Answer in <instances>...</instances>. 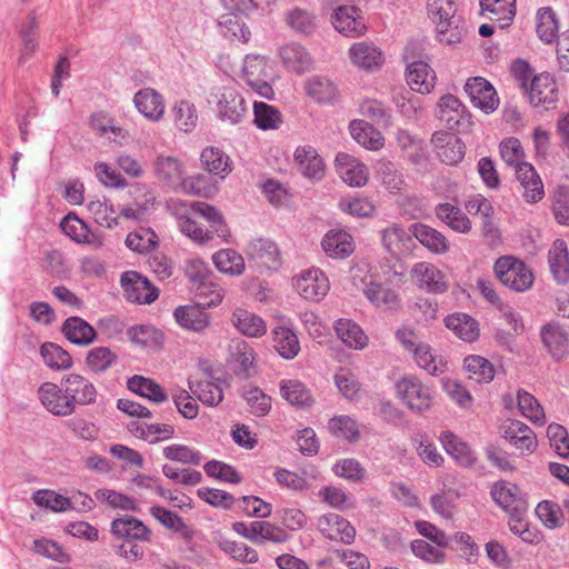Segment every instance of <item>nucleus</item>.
<instances>
[{
  "instance_id": "nucleus-1",
  "label": "nucleus",
  "mask_w": 569,
  "mask_h": 569,
  "mask_svg": "<svg viewBox=\"0 0 569 569\" xmlns=\"http://www.w3.org/2000/svg\"><path fill=\"white\" fill-rule=\"evenodd\" d=\"M208 101L214 106L217 117L222 121L237 124L247 117L248 103L234 88L217 87L211 91Z\"/></svg>"
},
{
  "instance_id": "nucleus-2",
  "label": "nucleus",
  "mask_w": 569,
  "mask_h": 569,
  "mask_svg": "<svg viewBox=\"0 0 569 569\" xmlns=\"http://www.w3.org/2000/svg\"><path fill=\"white\" fill-rule=\"evenodd\" d=\"M495 273L505 287L517 292L528 290L533 282L531 270L512 257L499 258L495 263Z\"/></svg>"
},
{
  "instance_id": "nucleus-3",
  "label": "nucleus",
  "mask_w": 569,
  "mask_h": 569,
  "mask_svg": "<svg viewBox=\"0 0 569 569\" xmlns=\"http://www.w3.org/2000/svg\"><path fill=\"white\" fill-rule=\"evenodd\" d=\"M400 400L412 411L428 410L433 401V391L415 376H406L396 383Z\"/></svg>"
},
{
  "instance_id": "nucleus-4",
  "label": "nucleus",
  "mask_w": 569,
  "mask_h": 569,
  "mask_svg": "<svg viewBox=\"0 0 569 569\" xmlns=\"http://www.w3.org/2000/svg\"><path fill=\"white\" fill-rule=\"evenodd\" d=\"M380 241L383 249L392 258H405L410 256L416 246L412 233V224L409 229L400 223H389L379 231Z\"/></svg>"
},
{
  "instance_id": "nucleus-5",
  "label": "nucleus",
  "mask_w": 569,
  "mask_h": 569,
  "mask_svg": "<svg viewBox=\"0 0 569 569\" xmlns=\"http://www.w3.org/2000/svg\"><path fill=\"white\" fill-rule=\"evenodd\" d=\"M403 58L407 62V82L410 88L420 93H429L436 83V73L422 60H416L411 46L406 47Z\"/></svg>"
},
{
  "instance_id": "nucleus-6",
  "label": "nucleus",
  "mask_w": 569,
  "mask_h": 569,
  "mask_svg": "<svg viewBox=\"0 0 569 569\" xmlns=\"http://www.w3.org/2000/svg\"><path fill=\"white\" fill-rule=\"evenodd\" d=\"M491 497L509 515H526L528 511L527 495L515 483L498 481L492 486Z\"/></svg>"
},
{
  "instance_id": "nucleus-7",
  "label": "nucleus",
  "mask_w": 569,
  "mask_h": 569,
  "mask_svg": "<svg viewBox=\"0 0 569 569\" xmlns=\"http://www.w3.org/2000/svg\"><path fill=\"white\" fill-rule=\"evenodd\" d=\"M293 286L303 299L310 301L322 300L330 289L327 276L318 268L302 271L293 279Z\"/></svg>"
},
{
  "instance_id": "nucleus-8",
  "label": "nucleus",
  "mask_w": 569,
  "mask_h": 569,
  "mask_svg": "<svg viewBox=\"0 0 569 569\" xmlns=\"http://www.w3.org/2000/svg\"><path fill=\"white\" fill-rule=\"evenodd\" d=\"M120 282L124 297L131 302L139 305L151 303L159 296L158 289L154 288L146 277H142L137 271L124 272L121 276Z\"/></svg>"
},
{
  "instance_id": "nucleus-9",
  "label": "nucleus",
  "mask_w": 569,
  "mask_h": 569,
  "mask_svg": "<svg viewBox=\"0 0 569 569\" xmlns=\"http://www.w3.org/2000/svg\"><path fill=\"white\" fill-rule=\"evenodd\" d=\"M61 386L73 406V412L76 411L77 405L87 406L96 401V387L91 381L80 375L69 373L64 376L61 379Z\"/></svg>"
},
{
  "instance_id": "nucleus-10",
  "label": "nucleus",
  "mask_w": 569,
  "mask_h": 569,
  "mask_svg": "<svg viewBox=\"0 0 569 569\" xmlns=\"http://www.w3.org/2000/svg\"><path fill=\"white\" fill-rule=\"evenodd\" d=\"M465 91L472 104L486 113L495 111L499 106V99L492 84L485 78L475 77L465 84Z\"/></svg>"
},
{
  "instance_id": "nucleus-11",
  "label": "nucleus",
  "mask_w": 569,
  "mask_h": 569,
  "mask_svg": "<svg viewBox=\"0 0 569 569\" xmlns=\"http://www.w3.org/2000/svg\"><path fill=\"white\" fill-rule=\"evenodd\" d=\"M318 529L330 540L351 545L356 538L355 527L342 516L330 512L318 519Z\"/></svg>"
},
{
  "instance_id": "nucleus-12",
  "label": "nucleus",
  "mask_w": 569,
  "mask_h": 569,
  "mask_svg": "<svg viewBox=\"0 0 569 569\" xmlns=\"http://www.w3.org/2000/svg\"><path fill=\"white\" fill-rule=\"evenodd\" d=\"M332 24L346 37L356 38L365 34L367 26L360 10L353 6H341L335 10Z\"/></svg>"
},
{
  "instance_id": "nucleus-13",
  "label": "nucleus",
  "mask_w": 569,
  "mask_h": 569,
  "mask_svg": "<svg viewBox=\"0 0 569 569\" xmlns=\"http://www.w3.org/2000/svg\"><path fill=\"white\" fill-rule=\"evenodd\" d=\"M38 395L43 407L52 415L64 417L73 413V406L61 383L58 386L52 382H44L40 386Z\"/></svg>"
},
{
  "instance_id": "nucleus-14",
  "label": "nucleus",
  "mask_w": 569,
  "mask_h": 569,
  "mask_svg": "<svg viewBox=\"0 0 569 569\" xmlns=\"http://www.w3.org/2000/svg\"><path fill=\"white\" fill-rule=\"evenodd\" d=\"M246 253L261 269H278L280 252L277 244L268 239H253L246 247Z\"/></svg>"
},
{
  "instance_id": "nucleus-15",
  "label": "nucleus",
  "mask_w": 569,
  "mask_h": 569,
  "mask_svg": "<svg viewBox=\"0 0 569 569\" xmlns=\"http://www.w3.org/2000/svg\"><path fill=\"white\" fill-rule=\"evenodd\" d=\"M431 143L438 158L447 164H456L463 159L465 144L453 133L437 131L432 136Z\"/></svg>"
},
{
  "instance_id": "nucleus-16",
  "label": "nucleus",
  "mask_w": 569,
  "mask_h": 569,
  "mask_svg": "<svg viewBox=\"0 0 569 569\" xmlns=\"http://www.w3.org/2000/svg\"><path fill=\"white\" fill-rule=\"evenodd\" d=\"M540 337L545 348L555 361L562 360L569 352V335L557 322L541 327Z\"/></svg>"
},
{
  "instance_id": "nucleus-17",
  "label": "nucleus",
  "mask_w": 569,
  "mask_h": 569,
  "mask_svg": "<svg viewBox=\"0 0 569 569\" xmlns=\"http://www.w3.org/2000/svg\"><path fill=\"white\" fill-rule=\"evenodd\" d=\"M437 117L450 130L465 128L469 123V113L466 107L452 94L443 96L440 99Z\"/></svg>"
},
{
  "instance_id": "nucleus-18",
  "label": "nucleus",
  "mask_w": 569,
  "mask_h": 569,
  "mask_svg": "<svg viewBox=\"0 0 569 569\" xmlns=\"http://www.w3.org/2000/svg\"><path fill=\"white\" fill-rule=\"evenodd\" d=\"M222 380L214 378L210 370L204 371V378L198 381L189 380V389L203 403L218 406L223 400Z\"/></svg>"
},
{
  "instance_id": "nucleus-19",
  "label": "nucleus",
  "mask_w": 569,
  "mask_h": 569,
  "mask_svg": "<svg viewBox=\"0 0 569 569\" xmlns=\"http://www.w3.org/2000/svg\"><path fill=\"white\" fill-rule=\"evenodd\" d=\"M529 101L533 106L543 104L547 108L558 99V89L553 78L547 73H540L531 79L528 91Z\"/></svg>"
},
{
  "instance_id": "nucleus-20",
  "label": "nucleus",
  "mask_w": 569,
  "mask_h": 569,
  "mask_svg": "<svg viewBox=\"0 0 569 569\" xmlns=\"http://www.w3.org/2000/svg\"><path fill=\"white\" fill-rule=\"evenodd\" d=\"M154 174L163 184L177 190L184 179L183 163L172 156H159L153 163Z\"/></svg>"
},
{
  "instance_id": "nucleus-21",
  "label": "nucleus",
  "mask_w": 569,
  "mask_h": 569,
  "mask_svg": "<svg viewBox=\"0 0 569 569\" xmlns=\"http://www.w3.org/2000/svg\"><path fill=\"white\" fill-rule=\"evenodd\" d=\"M336 168L340 178L351 187H362L368 181L367 167L348 153L337 154Z\"/></svg>"
},
{
  "instance_id": "nucleus-22",
  "label": "nucleus",
  "mask_w": 569,
  "mask_h": 569,
  "mask_svg": "<svg viewBox=\"0 0 569 569\" xmlns=\"http://www.w3.org/2000/svg\"><path fill=\"white\" fill-rule=\"evenodd\" d=\"M173 317L183 329L203 332L210 325V315L199 303L179 306L173 311Z\"/></svg>"
},
{
  "instance_id": "nucleus-23",
  "label": "nucleus",
  "mask_w": 569,
  "mask_h": 569,
  "mask_svg": "<svg viewBox=\"0 0 569 569\" xmlns=\"http://www.w3.org/2000/svg\"><path fill=\"white\" fill-rule=\"evenodd\" d=\"M137 110L148 120L158 122L164 114L163 97L152 88L139 90L133 97Z\"/></svg>"
},
{
  "instance_id": "nucleus-24",
  "label": "nucleus",
  "mask_w": 569,
  "mask_h": 569,
  "mask_svg": "<svg viewBox=\"0 0 569 569\" xmlns=\"http://www.w3.org/2000/svg\"><path fill=\"white\" fill-rule=\"evenodd\" d=\"M412 274L421 289L432 293H442L448 289L443 273L429 262H418Z\"/></svg>"
},
{
  "instance_id": "nucleus-25",
  "label": "nucleus",
  "mask_w": 569,
  "mask_h": 569,
  "mask_svg": "<svg viewBox=\"0 0 569 569\" xmlns=\"http://www.w3.org/2000/svg\"><path fill=\"white\" fill-rule=\"evenodd\" d=\"M280 59L284 68L298 74L309 71L312 58L307 49L297 42H290L279 49Z\"/></svg>"
},
{
  "instance_id": "nucleus-26",
  "label": "nucleus",
  "mask_w": 569,
  "mask_h": 569,
  "mask_svg": "<svg viewBox=\"0 0 569 569\" xmlns=\"http://www.w3.org/2000/svg\"><path fill=\"white\" fill-rule=\"evenodd\" d=\"M295 161L299 171L311 180L318 181L325 176L323 161L311 146L298 147L295 151Z\"/></svg>"
},
{
  "instance_id": "nucleus-27",
  "label": "nucleus",
  "mask_w": 569,
  "mask_h": 569,
  "mask_svg": "<svg viewBox=\"0 0 569 569\" xmlns=\"http://www.w3.org/2000/svg\"><path fill=\"white\" fill-rule=\"evenodd\" d=\"M352 63L365 70H376L383 63L381 50L372 43L357 42L349 49Z\"/></svg>"
},
{
  "instance_id": "nucleus-28",
  "label": "nucleus",
  "mask_w": 569,
  "mask_h": 569,
  "mask_svg": "<svg viewBox=\"0 0 569 569\" xmlns=\"http://www.w3.org/2000/svg\"><path fill=\"white\" fill-rule=\"evenodd\" d=\"M518 181L523 188V197L528 202H537L543 197V184L536 169L528 162L515 168Z\"/></svg>"
},
{
  "instance_id": "nucleus-29",
  "label": "nucleus",
  "mask_w": 569,
  "mask_h": 569,
  "mask_svg": "<svg viewBox=\"0 0 569 569\" xmlns=\"http://www.w3.org/2000/svg\"><path fill=\"white\" fill-rule=\"evenodd\" d=\"M111 532L118 538L131 541H148L150 537V530L144 523L131 516L114 519L111 523Z\"/></svg>"
},
{
  "instance_id": "nucleus-30",
  "label": "nucleus",
  "mask_w": 569,
  "mask_h": 569,
  "mask_svg": "<svg viewBox=\"0 0 569 569\" xmlns=\"http://www.w3.org/2000/svg\"><path fill=\"white\" fill-rule=\"evenodd\" d=\"M549 267L553 279L559 284H566L569 281V251L563 240L558 239L553 242L549 251Z\"/></svg>"
},
{
  "instance_id": "nucleus-31",
  "label": "nucleus",
  "mask_w": 569,
  "mask_h": 569,
  "mask_svg": "<svg viewBox=\"0 0 569 569\" xmlns=\"http://www.w3.org/2000/svg\"><path fill=\"white\" fill-rule=\"evenodd\" d=\"M412 233L413 240H418L433 253L442 254L450 248L448 239L441 232L425 223H413Z\"/></svg>"
},
{
  "instance_id": "nucleus-32",
  "label": "nucleus",
  "mask_w": 569,
  "mask_h": 569,
  "mask_svg": "<svg viewBox=\"0 0 569 569\" xmlns=\"http://www.w3.org/2000/svg\"><path fill=\"white\" fill-rule=\"evenodd\" d=\"M338 338L349 348L362 350L368 346V336L362 328L350 319H339L335 322Z\"/></svg>"
},
{
  "instance_id": "nucleus-33",
  "label": "nucleus",
  "mask_w": 569,
  "mask_h": 569,
  "mask_svg": "<svg viewBox=\"0 0 569 569\" xmlns=\"http://www.w3.org/2000/svg\"><path fill=\"white\" fill-rule=\"evenodd\" d=\"M64 337L73 345L88 346L97 336L96 330L79 317L68 318L61 328Z\"/></svg>"
},
{
  "instance_id": "nucleus-34",
  "label": "nucleus",
  "mask_w": 569,
  "mask_h": 569,
  "mask_svg": "<svg viewBox=\"0 0 569 569\" xmlns=\"http://www.w3.org/2000/svg\"><path fill=\"white\" fill-rule=\"evenodd\" d=\"M200 161L208 172L219 176L221 179H224L232 171L229 156L214 147L204 148Z\"/></svg>"
},
{
  "instance_id": "nucleus-35",
  "label": "nucleus",
  "mask_w": 569,
  "mask_h": 569,
  "mask_svg": "<svg viewBox=\"0 0 569 569\" xmlns=\"http://www.w3.org/2000/svg\"><path fill=\"white\" fill-rule=\"evenodd\" d=\"M325 252L332 258H345L353 252L352 237L345 231H329L322 239Z\"/></svg>"
},
{
  "instance_id": "nucleus-36",
  "label": "nucleus",
  "mask_w": 569,
  "mask_h": 569,
  "mask_svg": "<svg viewBox=\"0 0 569 569\" xmlns=\"http://www.w3.org/2000/svg\"><path fill=\"white\" fill-rule=\"evenodd\" d=\"M442 447L459 465L470 467L475 457L468 445L451 431H442L439 437Z\"/></svg>"
},
{
  "instance_id": "nucleus-37",
  "label": "nucleus",
  "mask_w": 569,
  "mask_h": 569,
  "mask_svg": "<svg viewBox=\"0 0 569 569\" xmlns=\"http://www.w3.org/2000/svg\"><path fill=\"white\" fill-rule=\"evenodd\" d=\"M362 292L376 307H385L387 309H397L399 307V295L395 290L385 288L381 283L376 281L365 282Z\"/></svg>"
},
{
  "instance_id": "nucleus-38",
  "label": "nucleus",
  "mask_w": 569,
  "mask_h": 569,
  "mask_svg": "<svg viewBox=\"0 0 569 569\" xmlns=\"http://www.w3.org/2000/svg\"><path fill=\"white\" fill-rule=\"evenodd\" d=\"M350 133L361 146L370 150H378L383 146L382 134L365 120H355L350 123Z\"/></svg>"
},
{
  "instance_id": "nucleus-39",
  "label": "nucleus",
  "mask_w": 569,
  "mask_h": 569,
  "mask_svg": "<svg viewBox=\"0 0 569 569\" xmlns=\"http://www.w3.org/2000/svg\"><path fill=\"white\" fill-rule=\"evenodd\" d=\"M232 323L240 332L248 337L259 338L267 332L264 320L243 309H237L232 313Z\"/></svg>"
},
{
  "instance_id": "nucleus-40",
  "label": "nucleus",
  "mask_w": 569,
  "mask_h": 569,
  "mask_svg": "<svg viewBox=\"0 0 569 569\" xmlns=\"http://www.w3.org/2000/svg\"><path fill=\"white\" fill-rule=\"evenodd\" d=\"M127 387L132 392L148 398L154 403H162L168 400V395L162 387L149 378L133 376L127 381Z\"/></svg>"
},
{
  "instance_id": "nucleus-41",
  "label": "nucleus",
  "mask_w": 569,
  "mask_h": 569,
  "mask_svg": "<svg viewBox=\"0 0 569 569\" xmlns=\"http://www.w3.org/2000/svg\"><path fill=\"white\" fill-rule=\"evenodd\" d=\"M446 326L463 341L471 342L479 337L478 322L467 313L448 316Z\"/></svg>"
},
{
  "instance_id": "nucleus-42",
  "label": "nucleus",
  "mask_w": 569,
  "mask_h": 569,
  "mask_svg": "<svg viewBox=\"0 0 569 569\" xmlns=\"http://www.w3.org/2000/svg\"><path fill=\"white\" fill-rule=\"evenodd\" d=\"M435 212L439 220L457 232L466 233L471 229L469 218L461 211V209L452 206L451 203L446 202L438 204Z\"/></svg>"
},
{
  "instance_id": "nucleus-43",
  "label": "nucleus",
  "mask_w": 569,
  "mask_h": 569,
  "mask_svg": "<svg viewBox=\"0 0 569 569\" xmlns=\"http://www.w3.org/2000/svg\"><path fill=\"white\" fill-rule=\"evenodd\" d=\"M480 6L491 20L500 22V28L508 27L516 14V0H480Z\"/></svg>"
},
{
  "instance_id": "nucleus-44",
  "label": "nucleus",
  "mask_w": 569,
  "mask_h": 569,
  "mask_svg": "<svg viewBox=\"0 0 569 569\" xmlns=\"http://www.w3.org/2000/svg\"><path fill=\"white\" fill-rule=\"evenodd\" d=\"M236 12L230 11L219 18L218 26L222 34L234 41L247 42L250 38V30Z\"/></svg>"
},
{
  "instance_id": "nucleus-45",
  "label": "nucleus",
  "mask_w": 569,
  "mask_h": 569,
  "mask_svg": "<svg viewBox=\"0 0 569 569\" xmlns=\"http://www.w3.org/2000/svg\"><path fill=\"white\" fill-rule=\"evenodd\" d=\"M537 34L545 43H552L558 37L559 22L550 7L540 8L537 12Z\"/></svg>"
},
{
  "instance_id": "nucleus-46",
  "label": "nucleus",
  "mask_w": 569,
  "mask_h": 569,
  "mask_svg": "<svg viewBox=\"0 0 569 569\" xmlns=\"http://www.w3.org/2000/svg\"><path fill=\"white\" fill-rule=\"evenodd\" d=\"M463 366L469 375V379L478 383H488L495 378L492 363L481 356L470 355L466 357Z\"/></svg>"
},
{
  "instance_id": "nucleus-47",
  "label": "nucleus",
  "mask_w": 569,
  "mask_h": 569,
  "mask_svg": "<svg viewBox=\"0 0 569 569\" xmlns=\"http://www.w3.org/2000/svg\"><path fill=\"white\" fill-rule=\"evenodd\" d=\"M280 395L286 401L296 407L303 408L312 403L310 391L298 380H282L280 382Z\"/></svg>"
},
{
  "instance_id": "nucleus-48",
  "label": "nucleus",
  "mask_w": 569,
  "mask_h": 569,
  "mask_svg": "<svg viewBox=\"0 0 569 569\" xmlns=\"http://www.w3.org/2000/svg\"><path fill=\"white\" fill-rule=\"evenodd\" d=\"M273 341L274 348L284 359L295 358L300 350L299 340L296 333L289 328H276L273 331Z\"/></svg>"
},
{
  "instance_id": "nucleus-49",
  "label": "nucleus",
  "mask_w": 569,
  "mask_h": 569,
  "mask_svg": "<svg viewBox=\"0 0 569 569\" xmlns=\"http://www.w3.org/2000/svg\"><path fill=\"white\" fill-rule=\"evenodd\" d=\"M44 363L54 370H67L72 366V358L68 351L53 342H46L40 348Z\"/></svg>"
},
{
  "instance_id": "nucleus-50",
  "label": "nucleus",
  "mask_w": 569,
  "mask_h": 569,
  "mask_svg": "<svg viewBox=\"0 0 569 569\" xmlns=\"http://www.w3.org/2000/svg\"><path fill=\"white\" fill-rule=\"evenodd\" d=\"M212 260L217 269L223 273L239 276L244 270V260L242 256L232 249H223L216 252Z\"/></svg>"
},
{
  "instance_id": "nucleus-51",
  "label": "nucleus",
  "mask_w": 569,
  "mask_h": 569,
  "mask_svg": "<svg viewBox=\"0 0 569 569\" xmlns=\"http://www.w3.org/2000/svg\"><path fill=\"white\" fill-rule=\"evenodd\" d=\"M253 116L254 123L262 130L277 129L282 122L280 111L266 102H253Z\"/></svg>"
},
{
  "instance_id": "nucleus-52",
  "label": "nucleus",
  "mask_w": 569,
  "mask_h": 569,
  "mask_svg": "<svg viewBox=\"0 0 569 569\" xmlns=\"http://www.w3.org/2000/svg\"><path fill=\"white\" fill-rule=\"evenodd\" d=\"M218 546L232 559L243 563H256L259 559L258 552L243 542L221 538L218 541Z\"/></svg>"
},
{
  "instance_id": "nucleus-53",
  "label": "nucleus",
  "mask_w": 569,
  "mask_h": 569,
  "mask_svg": "<svg viewBox=\"0 0 569 569\" xmlns=\"http://www.w3.org/2000/svg\"><path fill=\"white\" fill-rule=\"evenodd\" d=\"M436 30L439 41L447 44L460 42L466 32L460 18L438 21Z\"/></svg>"
},
{
  "instance_id": "nucleus-54",
  "label": "nucleus",
  "mask_w": 569,
  "mask_h": 569,
  "mask_svg": "<svg viewBox=\"0 0 569 569\" xmlns=\"http://www.w3.org/2000/svg\"><path fill=\"white\" fill-rule=\"evenodd\" d=\"M176 126L183 132L192 131L198 121V114L193 103L181 100L173 107Z\"/></svg>"
},
{
  "instance_id": "nucleus-55",
  "label": "nucleus",
  "mask_w": 569,
  "mask_h": 569,
  "mask_svg": "<svg viewBox=\"0 0 569 569\" xmlns=\"http://www.w3.org/2000/svg\"><path fill=\"white\" fill-rule=\"evenodd\" d=\"M243 398L250 412L257 417L266 416L271 409V398L260 388L250 387L244 389Z\"/></svg>"
},
{
  "instance_id": "nucleus-56",
  "label": "nucleus",
  "mask_w": 569,
  "mask_h": 569,
  "mask_svg": "<svg viewBox=\"0 0 569 569\" xmlns=\"http://www.w3.org/2000/svg\"><path fill=\"white\" fill-rule=\"evenodd\" d=\"M87 207L98 224L107 228L118 224L116 210L106 199L92 200Z\"/></svg>"
},
{
  "instance_id": "nucleus-57",
  "label": "nucleus",
  "mask_w": 569,
  "mask_h": 569,
  "mask_svg": "<svg viewBox=\"0 0 569 569\" xmlns=\"http://www.w3.org/2000/svg\"><path fill=\"white\" fill-rule=\"evenodd\" d=\"M377 172L381 178L383 186L390 192H398L405 186V179L402 173L399 172L396 166L390 161H379L377 163Z\"/></svg>"
},
{
  "instance_id": "nucleus-58",
  "label": "nucleus",
  "mask_w": 569,
  "mask_h": 569,
  "mask_svg": "<svg viewBox=\"0 0 569 569\" xmlns=\"http://www.w3.org/2000/svg\"><path fill=\"white\" fill-rule=\"evenodd\" d=\"M518 407L521 413L536 425L545 423V412L538 400L527 391L518 392Z\"/></svg>"
},
{
  "instance_id": "nucleus-59",
  "label": "nucleus",
  "mask_w": 569,
  "mask_h": 569,
  "mask_svg": "<svg viewBox=\"0 0 569 569\" xmlns=\"http://www.w3.org/2000/svg\"><path fill=\"white\" fill-rule=\"evenodd\" d=\"M157 234L149 228H140L127 236L126 244L133 251L148 252L157 246Z\"/></svg>"
},
{
  "instance_id": "nucleus-60",
  "label": "nucleus",
  "mask_w": 569,
  "mask_h": 569,
  "mask_svg": "<svg viewBox=\"0 0 569 569\" xmlns=\"http://www.w3.org/2000/svg\"><path fill=\"white\" fill-rule=\"evenodd\" d=\"M307 93L318 102H328L336 94L335 84L327 78L316 76L306 84Z\"/></svg>"
},
{
  "instance_id": "nucleus-61",
  "label": "nucleus",
  "mask_w": 569,
  "mask_h": 569,
  "mask_svg": "<svg viewBox=\"0 0 569 569\" xmlns=\"http://www.w3.org/2000/svg\"><path fill=\"white\" fill-rule=\"evenodd\" d=\"M287 22L297 33L309 36L316 28V17L302 9H295L287 16Z\"/></svg>"
},
{
  "instance_id": "nucleus-62",
  "label": "nucleus",
  "mask_w": 569,
  "mask_h": 569,
  "mask_svg": "<svg viewBox=\"0 0 569 569\" xmlns=\"http://www.w3.org/2000/svg\"><path fill=\"white\" fill-rule=\"evenodd\" d=\"M330 431L337 436L345 438L349 441H357L359 439V428L357 421L349 416H338L329 421Z\"/></svg>"
},
{
  "instance_id": "nucleus-63",
  "label": "nucleus",
  "mask_w": 569,
  "mask_h": 569,
  "mask_svg": "<svg viewBox=\"0 0 569 569\" xmlns=\"http://www.w3.org/2000/svg\"><path fill=\"white\" fill-rule=\"evenodd\" d=\"M196 296L200 306L207 308L216 307L222 301V289L211 279L194 287Z\"/></svg>"
},
{
  "instance_id": "nucleus-64",
  "label": "nucleus",
  "mask_w": 569,
  "mask_h": 569,
  "mask_svg": "<svg viewBox=\"0 0 569 569\" xmlns=\"http://www.w3.org/2000/svg\"><path fill=\"white\" fill-rule=\"evenodd\" d=\"M552 212L558 223L569 226V189L559 187L552 197Z\"/></svg>"
}]
</instances>
